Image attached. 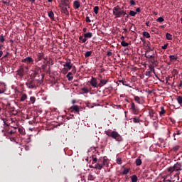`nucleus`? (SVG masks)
Returning <instances> with one entry per match:
<instances>
[{
	"instance_id": "obj_28",
	"label": "nucleus",
	"mask_w": 182,
	"mask_h": 182,
	"mask_svg": "<svg viewBox=\"0 0 182 182\" xmlns=\"http://www.w3.org/2000/svg\"><path fill=\"white\" fill-rule=\"evenodd\" d=\"M180 149V146L176 145L175 146L173 147L172 149V151H178V150Z\"/></svg>"
},
{
	"instance_id": "obj_39",
	"label": "nucleus",
	"mask_w": 182,
	"mask_h": 182,
	"mask_svg": "<svg viewBox=\"0 0 182 182\" xmlns=\"http://www.w3.org/2000/svg\"><path fill=\"white\" fill-rule=\"evenodd\" d=\"M36 99L35 98V97H30V101L31 102V103H35Z\"/></svg>"
},
{
	"instance_id": "obj_33",
	"label": "nucleus",
	"mask_w": 182,
	"mask_h": 182,
	"mask_svg": "<svg viewBox=\"0 0 182 182\" xmlns=\"http://www.w3.org/2000/svg\"><path fill=\"white\" fill-rule=\"evenodd\" d=\"M176 136H180V132L176 131V132L173 134L174 140H177V139L176 138Z\"/></svg>"
},
{
	"instance_id": "obj_54",
	"label": "nucleus",
	"mask_w": 182,
	"mask_h": 182,
	"mask_svg": "<svg viewBox=\"0 0 182 182\" xmlns=\"http://www.w3.org/2000/svg\"><path fill=\"white\" fill-rule=\"evenodd\" d=\"M82 41L83 43H85V42H86V41H87V40H86V37H85V38H82Z\"/></svg>"
},
{
	"instance_id": "obj_18",
	"label": "nucleus",
	"mask_w": 182,
	"mask_h": 182,
	"mask_svg": "<svg viewBox=\"0 0 182 182\" xmlns=\"http://www.w3.org/2000/svg\"><path fill=\"white\" fill-rule=\"evenodd\" d=\"M48 16L49 18L53 21V19H55V14H53V11H50L48 12Z\"/></svg>"
},
{
	"instance_id": "obj_41",
	"label": "nucleus",
	"mask_w": 182,
	"mask_h": 182,
	"mask_svg": "<svg viewBox=\"0 0 182 182\" xmlns=\"http://www.w3.org/2000/svg\"><path fill=\"white\" fill-rule=\"evenodd\" d=\"M134 100H135V102H136L137 103H140V97L136 96V97H134Z\"/></svg>"
},
{
	"instance_id": "obj_11",
	"label": "nucleus",
	"mask_w": 182,
	"mask_h": 182,
	"mask_svg": "<svg viewBox=\"0 0 182 182\" xmlns=\"http://www.w3.org/2000/svg\"><path fill=\"white\" fill-rule=\"evenodd\" d=\"M42 59H43V53H38L36 61L39 62L40 60H42Z\"/></svg>"
},
{
	"instance_id": "obj_49",
	"label": "nucleus",
	"mask_w": 182,
	"mask_h": 182,
	"mask_svg": "<svg viewBox=\"0 0 182 182\" xmlns=\"http://www.w3.org/2000/svg\"><path fill=\"white\" fill-rule=\"evenodd\" d=\"M107 55V56H112V52L108 51Z\"/></svg>"
},
{
	"instance_id": "obj_14",
	"label": "nucleus",
	"mask_w": 182,
	"mask_h": 182,
	"mask_svg": "<svg viewBox=\"0 0 182 182\" xmlns=\"http://www.w3.org/2000/svg\"><path fill=\"white\" fill-rule=\"evenodd\" d=\"M64 68H67L68 70H70L72 69V64L70 62L67 61L64 65Z\"/></svg>"
},
{
	"instance_id": "obj_1",
	"label": "nucleus",
	"mask_w": 182,
	"mask_h": 182,
	"mask_svg": "<svg viewBox=\"0 0 182 182\" xmlns=\"http://www.w3.org/2000/svg\"><path fill=\"white\" fill-rule=\"evenodd\" d=\"M105 134L108 136L109 137H112V139H114L117 141H122V136L119 134L117 132L112 131L110 132V130L105 131Z\"/></svg>"
},
{
	"instance_id": "obj_16",
	"label": "nucleus",
	"mask_w": 182,
	"mask_h": 182,
	"mask_svg": "<svg viewBox=\"0 0 182 182\" xmlns=\"http://www.w3.org/2000/svg\"><path fill=\"white\" fill-rule=\"evenodd\" d=\"M61 9L63 13L65 14V15H69V11H68V7L61 6Z\"/></svg>"
},
{
	"instance_id": "obj_12",
	"label": "nucleus",
	"mask_w": 182,
	"mask_h": 182,
	"mask_svg": "<svg viewBox=\"0 0 182 182\" xmlns=\"http://www.w3.org/2000/svg\"><path fill=\"white\" fill-rule=\"evenodd\" d=\"M173 181H178L180 180V172H177L173 175Z\"/></svg>"
},
{
	"instance_id": "obj_48",
	"label": "nucleus",
	"mask_w": 182,
	"mask_h": 182,
	"mask_svg": "<svg viewBox=\"0 0 182 182\" xmlns=\"http://www.w3.org/2000/svg\"><path fill=\"white\" fill-rule=\"evenodd\" d=\"M167 46H168V45H167V44H165V45H164L161 48H162L163 49H167Z\"/></svg>"
},
{
	"instance_id": "obj_40",
	"label": "nucleus",
	"mask_w": 182,
	"mask_h": 182,
	"mask_svg": "<svg viewBox=\"0 0 182 182\" xmlns=\"http://www.w3.org/2000/svg\"><path fill=\"white\" fill-rule=\"evenodd\" d=\"M156 21L157 22H164V18H163V17H159Z\"/></svg>"
},
{
	"instance_id": "obj_5",
	"label": "nucleus",
	"mask_w": 182,
	"mask_h": 182,
	"mask_svg": "<svg viewBox=\"0 0 182 182\" xmlns=\"http://www.w3.org/2000/svg\"><path fill=\"white\" fill-rule=\"evenodd\" d=\"M90 83L92 87H97V80H96V78L92 77Z\"/></svg>"
},
{
	"instance_id": "obj_26",
	"label": "nucleus",
	"mask_w": 182,
	"mask_h": 182,
	"mask_svg": "<svg viewBox=\"0 0 182 182\" xmlns=\"http://www.w3.org/2000/svg\"><path fill=\"white\" fill-rule=\"evenodd\" d=\"M108 164H109V160L106 159H104L102 166H108Z\"/></svg>"
},
{
	"instance_id": "obj_60",
	"label": "nucleus",
	"mask_w": 182,
	"mask_h": 182,
	"mask_svg": "<svg viewBox=\"0 0 182 182\" xmlns=\"http://www.w3.org/2000/svg\"><path fill=\"white\" fill-rule=\"evenodd\" d=\"M80 39H82H82H83V37L80 36Z\"/></svg>"
},
{
	"instance_id": "obj_36",
	"label": "nucleus",
	"mask_w": 182,
	"mask_h": 182,
	"mask_svg": "<svg viewBox=\"0 0 182 182\" xmlns=\"http://www.w3.org/2000/svg\"><path fill=\"white\" fill-rule=\"evenodd\" d=\"M134 123H139L140 122V119L139 117H135L133 119Z\"/></svg>"
},
{
	"instance_id": "obj_34",
	"label": "nucleus",
	"mask_w": 182,
	"mask_h": 182,
	"mask_svg": "<svg viewBox=\"0 0 182 182\" xmlns=\"http://www.w3.org/2000/svg\"><path fill=\"white\" fill-rule=\"evenodd\" d=\"M143 35H144V36H145V38H150V33H147V32H146V31H144V33H143Z\"/></svg>"
},
{
	"instance_id": "obj_32",
	"label": "nucleus",
	"mask_w": 182,
	"mask_h": 182,
	"mask_svg": "<svg viewBox=\"0 0 182 182\" xmlns=\"http://www.w3.org/2000/svg\"><path fill=\"white\" fill-rule=\"evenodd\" d=\"M121 45L122 46H124V47L129 46V44L124 41L121 42Z\"/></svg>"
},
{
	"instance_id": "obj_6",
	"label": "nucleus",
	"mask_w": 182,
	"mask_h": 182,
	"mask_svg": "<svg viewBox=\"0 0 182 182\" xmlns=\"http://www.w3.org/2000/svg\"><path fill=\"white\" fill-rule=\"evenodd\" d=\"M149 116L152 120L157 119V114H156L153 109L149 110Z\"/></svg>"
},
{
	"instance_id": "obj_15",
	"label": "nucleus",
	"mask_w": 182,
	"mask_h": 182,
	"mask_svg": "<svg viewBox=\"0 0 182 182\" xmlns=\"http://www.w3.org/2000/svg\"><path fill=\"white\" fill-rule=\"evenodd\" d=\"M43 63L44 64L41 66L42 70H45V69H46V68L48 67V60H46V59H44Z\"/></svg>"
},
{
	"instance_id": "obj_35",
	"label": "nucleus",
	"mask_w": 182,
	"mask_h": 182,
	"mask_svg": "<svg viewBox=\"0 0 182 182\" xmlns=\"http://www.w3.org/2000/svg\"><path fill=\"white\" fill-rule=\"evenodd\" d=\"M169 59L171 60H177V57H176L175 55H170Z\"/></svg>"
},
{
	"instance_id": "obj_3",
	"label": "nucleus",
	"mask_w": 182,
	"mask_h": 182,
	"mask_svg": "<svg viewBox=\"0 0 182 182\" xmlns=\"http://www.w3.org/2000/svg\"><path fill=\"white\" fill-rule=\"evenodd\" d=\"M28 70L29 68H28V66L21 65L17 70L16 75H18V76H19L20 77H23V75H25V73H28Z\"/></svg>"
},
{
	"instance_id": "obj_2",
	"label": "nucleus",
	"mask_w": 182,
	"mask_h": 182,
	"mask_svg": "<svg viewBox=\"0 0 182 182\" xmlns=\"http://www.w3.org/2000/svg\"><path fill=\"white\" fill-rule=\"evenodd\" d=\"M168 171L171 174H173L174 171L176 173H178V171H181V164L176 163L175 165H173V166H171L168 168Z\"/></svg>"
},
{
	"instance_id": "obj_9",
	"label": "nucleus",
	"mask_w": 182,
	"mask_h": 182,
	"mask_svg": "<svg viewBox=\"0 0 182 182\" xmlns=\"http://www.w3.org/2000/svg\"><path fill=\"white\" fill-rule=\"evenodd\" d=\"M93 168H96V170H102V168H103V164H100L98 161V163L96 164Z\"/></svg>"
},
{
	"instance_id": "obj_4",
	"label": "nucleus",
	"mask_w": 182,
	"mask_h": 182,
	"mask_svg": "<svg viewBox=\"0 0 182 182\" xmlns=\"http://www.w3.org/2000/svg\"><path fill=\"white\" fill-rule=\"evenodd\" d=\"M113 14L115 16V18H120L122 15H126V11H122L120 8L114 7L113 9Z\"/></svg>"
},
{
	"instance_id": "obj_17",
	"label": "nucleus",
	"mask_w": 182,
	"mask_h": 182,
	"mask_svg": "<svg viewBox=\"0 0 182 182\" xmlns=\"http://www.w3.org/2000/svg\"><path fill=\"white\" fill-rule=\"evenodd\" d=\"M74 8L75 9H79V8H80V4L79 3V1H74Z\"/></svg>"
},
{
	"instance_id": "obj_29",
	"label": "nucleus",
	"mask_w": 182,
	"mask_h": 182,
	"mask_svg": "<svg viewBox=\"0 0 182 182\" xmlns=\"http://www.w3.org/2000/svg\"><path fill=\"white\" fill-rule=\"evenodd\" d=\"M92 55V51H87L85 54V58H89V56Z\"/></svg>"
},
{
	"instance_id": "obj_58",
	"label": "nucleus",
	"mask_w": 182,
	"mask_h": 182,
	"mask_svg": "<svg viewBox=\"0 0 182 182\" xmlns=\"http://www.w3.org/2000/svg\"><path fill=\"white\" fill-rule=\"evenodd\" d=\"M31 2H35V0H30Z\"/></svg>"
},
{
	"instance_id": "obj_62",
	"label": "nucleus",
	"mask_w": 182,
	"mask_h": 182,
	"mask_svg": "<svg viewBox=\"0 0 182 182\" xmlns=\"http://www.w3.org/2000/svg\"><path fill=\"white\" fill-rule=\"evenodd\" d=\"M48 2H52V0H48Z\"/></svg>"
},
{
	"instance_id": "obj_43",
	"label": "nucleus",
	"mask_w": 182,
	"mask_h": 182,
	"mask_svg": "<svg viewBox=\"0 0 182 182\" xmlns=\"http://www.w3.org/2000/svg\"><path fill=\"white\" fill-rule=\"evenodd\" d=\"M117 164H122V158H117Z\"/></svg>"
},
{
	"instance_id": "obj_51",
	"label": "nucleus",
	"mask_w": 182,
	"mask_h": 182,
	"mask_svg": "<svg viewBox=\"0 0 182 182\" xmlns=\"http://www.w3.org/2000/svg\"><path fill=\"white\" fill-rule=\"evenodd\" d=\"M92 161H94V163H96V161H97V158H92Z\"/></svg>"
},
{
	"instance_id": "obj_46",
	"label": "nucleus",
	"mask_w": 182,
	"mask_h": 182,
	"mask_svg": "<svg viewBox=\"0 0 182 182\" xmlns=\"http://www.w3.org/2000/svg\"><path fill=\"white\" fill-rule=\"evenodd\" d=\"M130 4L131 5H136V2L134 1V0H131L130 1Z\"/></svg>"
},
{
	"instance_id": "obj_59",
	"label": "nucleus",
	"mask_w": 182,
	"mask_h": 182,
	"mask_svg": "<svg viewBox=\"0 0 182 182\" xmlns=\"http://www.w3.org/2000/svg\"><path fill=\"white\" fill-rule=\"evenodd\" d=\"M121 39H122V40L124 39V36H122Z\"/></svg>"
},
{
	"instance_id": "obj_63",
	"label": "nucleus",
	"mask_w": 182,
	"mask_h": 182,
	"mask_svg": "<svg viewBox=\"0 0 182 182\" xmlns=\"http://www.w3.org/2000/svg\"><path fill=\"white\" fill-rule=\"evenodd\" d=\"M86 31V28H83V31L85 32Z\"/></svg>"
},
{
	"instance_id": "obj_52",
	"label": "nucleus",
	"mask_w": 182,
	"mask_h": 182,
	"mask_svg": "<svg viewBox=\"0 0 182 182\" xmlns=\"http://www.w3.org/2000/svg\"><path fill=\"white\" fill-rule=\"evenodd\" d=\"M120 82L122 83V85H123L124 86H129V85L124 84V81H120Z\"/></svg>"
},
{
	"instance_id": "obj_61",
	"label": "nucleus",
	"mask_w": 182,
	"mask_h": 182,
	"mask_svg": "<svg viewBox=\"0 0 182 182\" xmlns=\"http://www.w3.org/2000/svg\"><path fill=\"white\" fill-rule=\"evenodd\" d=\"M146 26H149V23H146Z\"/></svg>"
},
{
	"instance_id": "obj_20",
	"label": "nucleus",
	"mask_w": 182,
	"mask_h": 182,
	"mask_svg": "<svg viewBox=\"0 0 182 182\" xmlns=\"http://www.w3.org/2000/svg\"><path fill=\"white\" fill-rule=\"evenodd\" d=\"M106 83H107V80H100V86H105V85H106Z\"/></svg>"
},
{
	"instance_id": "obj_23",
	"label": "nucleus",
	"mask_w": 182,
	"mask_h": 182,
	"mask_svg": "<svg viewBox=\"0 0 182 182\" xmlns=\"http://www.w3.org/2000/svg\"><path fill=\"white\" fill-rule=\"evenodd\" d=\"M93 36V34L90 32L86 33L85 34V38H92Z\"/></svg>"
},
{
	"instance_id": "obj_25",
	"label": "nucleus",
	"mask_w": 182,
	"mask_h": 182,
	"mask_svg": "<svg viewBox=\"0 0 182 182\" xmlns=\"http://www.w3.org/2000/svg\"><path fill=\"white\" fill-rule=\"evenodd\" d=\"M67 77L68 78V80H72L73 79V76H72V73H68L67 75Z\"/></svg>"
},
{
	"instance_id": "obj_22",
	"label": "nucleus",
	"mask_w": 182,
	"mask_h": 182,
	"mask_svg": "<svg viewBox=\"0 0 182 182\" xmlns=\"http://www.w3.org/2000/svg\"><path fill=\"white\" fill-rule=\"evenodd\" d=\"M132 182H137V176L133 175L131 176Z\"/></svg>"
},
{
	"instance_id": "obj_45",
	"label": "nucleus",
	"mask_w": 182,
	"mask_h": 182,
	"mask_svg": "<svg viewBox=\"0 0 182 182\" xmlns=\"http://www.w3.org/2000/svg\"><path fill=\"white\" fill-rule=\"evenodd\" d=\"M0 42H5V38H4V36H0Z\"/></svg>"
},
{
	"instance_id": "obj_56",
	"label": "nucleus",
	"mask_w": 182,
	"mask_h": 182,
	"mask_svg": "<svg viewBox=\"0 0 182 182\" xmlns=\"http://www.w3.org/2000/svg\"><path fill=\"white\" fill-rule=\"evenodd\" d=\"M72 103H73V105H75V103H76V100H73L72 101Z\"/></svg>"
},
{
	"instance_id": "obj_7",
	"label": "nucleus",
	"mask_w": 182,
	"mask_h": 182,
	"mask_svg": "<svg viewBox=\"0 0 182 182\" xmlns=\"http://www.w3.org/2000/svg\"><path fill=\"white\" fill-rule=\"evenodd\" d=\"M6 85L4 82H0V94L5 93Z\"/></svg>"
},
{
	"instance_id": "obj_21",
	"label": "nucleus",
	"mask_w": 182,
	"mask_h": 182,
	"mask_svg": "<svg viewBox=\"0 0 182 182\" xmlns=\"http://www.w3.org/2000/svg\"><path fill=\"white\" fill-rule=\"evenodd\" d=\"M26 99H28V95H26V94H23L21 97V101L25 102V100H26Z\"/></svg>"
},
{
	"instance_id": "obj_57",
	"label": "nucleus",
	"mask_w": 182,
	"mask_h": 182,
	"mask_svg": "<svg viewBox=\"0 0 182 182\" xmlns=\"http://www.w3.org/2000/svg\"><path fill=\"white\" fill-rule=\"evenodd\" d=\"M10 140H11V141H14V140H15V139L14 138H10Z\"/></svg>"
},
{
	"instance_id": "obj_50",
	"label": "nucleus",
	"mask_w": 182,
	"mask_h": 182,
	"mask_svg": "<svg viewBox=\"0 0 182 182\" xmlns=\"http://www.w3.org/2000/svg\"><path fill=\"white\" fill-rule=\"evenodd\" d=\"M147 58H149L150 59H154V55H148Z\"/></svg>"
},
{
	"instance_id": "obj_64",
	"label": "nucleus",
	"mask_w": 182,
	"mask_h": 182,
	"mask_svg": "<svg viewBox=\"0 0 182 182\" xmlns=\"http://www.w3.org/2000/svg\"><path fill=\"white\" fill-rule=\"evenodd\" d=\"M1 107H0V112H1Z\"/></svg>"
},
{
	"instance_id": "obj_55",
	"label": "nucleus",
	"mask_w": 182,
	"mask_h": 182,
	"mask_svg": "<svg viewBox=\"0 0 182 182\" xmlns=\"http://www.w3.org/2000/svg\"><path fill=\"white\" fill-rule=\"evenodd\" d=\"M3 54H4V52H2V50H0V58L2 56Z\"/></svg>"
},
{
	"instance_id": "obj_24",
	"label": "nucleus",
	"mask_w": 182,
	"mask_h": 182,
	"mask_svg": "<svg viewBox=\"0 0 182 182\" xmlns=\"http://www.w3.org/2000/svg\"><path fill=\"white\" fill-rule=\"evenodd\" d=\"M166 39H168V41H171V39H173V36H171V34L167 33L166 35Z\"/></svg>"
},
{
	"instance_id": "obj_38",
	"label": "nucleus",
	"mask_w": 182,
	"mask_h": 182,
	"mask_svg": "<svg viewBox=\"0 0 182 182\" xmlns=\"http://www.w3.org/2000/svg\"><path fill=\"white\" fill-rule=\"evenodd\" d=\"M82 92H84V93H89V89H87V87H83L82 88Z\"/></svg>"
},
{
	"instance_id": "obj_37",
	"label": "nucleus",
	"mask_w": 182,
	"mask_h": 182,
	"mask_svg": "<svg viewBox=\"0 0 182 182\" xmlns=\"http://www.w3.org/2000/svg\"><path fill=\"white\" fill-rule=\"evenodd\" d=\"M136 14H137V13H136L135 11H129V15L131 16H136Z\"/></svg>"
},
{
	"instance_id": "obj_8",
	"label": "nucleus",
	"mask_w": 182,
	"mask_h": 182,
	"mask_svg": "<svg viewBox=\"0 0 182 182\" xmlns=\"http://www.w3.org/2000/svg\"><path fill=\"white\" fill-rule=\"evenodd\" d=\"M22 62L23 63H31L33 62V59H32L31 57H27L25 59L22 60Z\"/></svg>"
},
{
	"instance_id": "obj_42",
	"label": "nucleus",
	"mask_w": 182,
	"mask_h": 182,
	"mask_svg": "<svg viewBox=\"0 0 182 182\" xmlns=\"http://www.w3.org/2000/svg\"><path fill=\"white\" fill-rule=\"evenodd\" d=\"M129 168H125V169H124L122 174H127L129 173Z\"/></svg>"
},
{
	"instance_id": "obj_19",
	"label": "nucleus",
	"mask_w": 182,
	"mask_h": 182,
	"mask_svg": "<svg viewBox=\"0 0 182 182\" xmlns=\"http://www.w3.org/2000/svg\"><path fill=\"white\" fill-rule=\"evenodd\" d=\"M135 163L136 166H141V159H140V157L136 159Z\"/></svg>"
},
{
	"instance_id": "obj_10",
	"label": "nucleus",
	"mask_w": 182,
	"mask_h": 182,
	"mask_svg": "<svg viewBox=\"0 0 182 182\" xmlns=\"http://www.w3.org/2000/svg\"><path fill=\"white\" fill-rule=\"evenodd\" d=\"M70 109H72L75 112V113H79L80 110V107H79V106L77 105H73L70 107Z\"/></svg>"
},
{
	"instance_id": "obj_53",
	"label": "nucleus",
	"mask_w": 182,
	"mask_h": 182,
	"mask_svg": "<svg viewBox=\"0 0 182 182\" xmlns=\"http://www.w3.org/2000/svg\"><path fill=\"white\" fill-rule=\"evenodd\" d=\"M136 12H140L141 11L140 8H136Z\"/></svg>"
},
{
	"instance_id": "obj_47",
	"label": "nucleus",
	"mask_w": 182,
	"mask_h": 182,
	"mask_svg": "<svg viewBox=\"0 0 182 182\" xmlns=\"http://www.w3.org/2000/svg\"><path fill=\"white\" fill-rule=\"evenodd\" d=\"M86 22L90 23L92 22V21L90 20V18L89 17H86Z\"/></svg>"
},
{
	"instance_id": "obj_13",
	"label": "nucleus",
	"mask_w": 182,
	"mask_h": 182,
	"mask_svg": "<svg viewBox=\"0 0 182 182\" xmlns=\"http://www.w3.org/2000/svg\"><path fill=\"white\" fill-rule=\"evenodd\" d=\"M69 0H61V5H63V6H67L69 8Z\"/></svg>"
},
{
	"instance_id": "obj_44",
	"label": "nucleus",
	"mask_w": 182,
	"mask_h": 182,
	"mask_svg": "<svg viewBox=\"0 0 182 182\" xmlns=\"http://www.w3.org/2000/svg\"><path fill=\"white\" fill-rule=\"evenodd\" d=\"M131 108L132 109V110H136V106L134 105V103H132L131 104Z\"/></svg>"
},
{
	"instance_id": "obj_30",
	"label": "nucleus",
	"mask_w": 182,
	"mask_h": 182,
	"mask_svg": "<svg viewBox=\"0 0 182 182\" xmlns=\"http://www.w3.org/2000/svg\"><path fill=\"white\" fill-rule=\"evenodd\" d=\"M166 113V110H164V107H161V112H159L160 116H162V114H164Z\"/></svg>"
},
{
	"instance_id": "obj_27",
	"label": "nucleus",
	"mask_w": 182,
	"mask_h": 182,
	"mask_svg": "<svg viewBox=\"0 0 182 182\" xmlns=\"http://www.w3.org/2000/svg\"><path fill=\"white\" fill-rule=\"evenodd\" d=\"M94 12L95 15H97V14H99V6H97L94 7Z\"/></svg>"
},
{
	"instance_id": "obj_31",
	"label": "nucleus",
	"mask_w": 182,
	"mask_h": 182,
	"mask_svg": "<svg viewBox=\"0 0 182 182\" xmlns=\"http://www.w3.org/2000/svg\"><path fill=\"white\" fill-rule=\"evenodd\" d=\"M177 101L179 103V105H182V97L181 96H178L177 97Z\"/></svg>"
}]
</instances>
